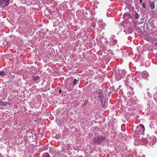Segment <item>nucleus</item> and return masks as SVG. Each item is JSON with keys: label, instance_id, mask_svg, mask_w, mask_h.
<instances>
[{"label": "nucleus", "instance_id": "1", "mask_svg": "<svg viewBox=\"0 0 157 157\" xmlns=\"http://www.w3.org/2000/svg\"><path fill=\"white\" fill-rule=\"evenodd\" d=\"M105 136L101 135H98L93 139V140L94 143H98V144H100V142L105 140Z\"/></svg>", "mask_w": 157, "mask_h": 157}, {"label": "nucleus", "instance_id": "2", "mask_svg": "<svg viewBox=\"0 0 157 157\" xmlns=\"http://www.w3.org/2000/svg\"><path fill=\"white\" fill-rule=\"evenodd\" d=\"M100 94L99 96V97L100 98V101L103 107H104L105 105V101L104 97L103 95V94L101 91L100 90Z\"/></svg>", "mask_w": 157, "mask_h": 157}, {"label": "nucleus", "instance_id": "3", "mask_svg": "<svg viewBox=\"0 0 157 157\" xmlns=\"http://www.w3.org/2000/svg\"><path fill=\"white\" fill-rule=\"evenodd\" d=\"M10 0H0V5L3 6H7L10 4Z\"/></svg>", "mask_w": 157, "mask_h": 157}, {"label": "nucleus", "instance_id": "4", "mask_svg": "<svg viewBox=\"0 0 157 157\" xmlns=\"http://www.w3.org/2000/svg\"><path fill=\"white\" fill-rule=\"evenodd\" d=\"M32 80H33L36 83H38L40 81V78L38 75L33 76L32 78Z\"/></svg>", "mask_w": 157, "mask_h": 157}, {"label": "nucleus", "instance_id": "5", "mask_svg": "<svg viewBox=\"0 0 157 157\" xmlns=\"http://www.w3.org/2000/svg\"><path fill=\"white\" fill-rule=\"evenodd\" d=\"M25 8L24 7H21L19 8L18 13L19 14H23L25 13Z\"/></svg>", "mask_w": 157, "mask_h": 157}, {"label": "nucleus", "instance_id": "6", "mask_svg": "<svg viewBox=\"0 0 157 157\" xmlns=\"http://www.w3.org/2000/svg\"><path fill=\"white\" fill-rule=\"evenodd\" d=\"M130 14L128 13H125L123 16L124 19L125 20H128V18H130Z\"/></svg>", "mask_w": 157, "mask_h": 157}, {"label": "nucleus", "instance_id": "7", "mask_svg": "<svg viewBox=\"0 0 157 157\" xmlns=\"http://www.w3.org/2000/svg\"><path fill=\"white\" fill-rule=\"evenodd\" d=\"M135 15H134L135 18L136 19H138L140 17V15L138 14L136 11H135Z\"/></svg>", "mask_w": 157, "mask_h": 157}, {"label": "nucleus", "instance_id": "8", "mask_svg": "<svg viewBox=\"0 0 157 157\" xmlns=\"http://www.w3.org/2000/svg\"><path fill=\"white\" fill-rule=\"evenodd\" d=\"M78 82V80H77L75 78H74V81L73 82V84L74 85H75L77 84Z\"/></svg>", "mask_w": 157, "mask_h": 157}, {"label": "nucleus", "instance_id": "9", "mask_svg": "<svg viewBox=\"0 0 157 157\" xmlns=\"http://www.w3.org/2000/svg\"><path fill=\"white\" fill-rule=\"evenodd\" d=\"M150 6L152 9H154L155 8V3L153 2H150Z\"/></svg>", "mask_w": 157, "mask_h": 157}, {"label": "nucleus", "instance_id": "10", "mask_svg": "<svg viewBox=\"0 0 157 157\" xmlns=\"http://www.w3.org/2000/svg\"><path fill=\"white\" fill-rule=\"evenodd\" d=\"M140 126L143 128V132H144L145 130V128L144 125L142 124H140Z\"/></svg>", "mask_w": 157, "mask_h": 157}, {"label": "nucleus", "instance_id": "11", "mask_svg": "<svg viewBox=\"0 0 157 157\" xmlns=\"http://www.w3.org/2000/svg\"><path fill=\"white\" fill-rule=\"evenodd\" d=\"M8 104V105H10V103L9 102H6V103H5V102H3L2 103V104L1 105H7V104Z\"/></svg>", "mask_w": 157, "mask_h": 157}, {"label": "nucleus", "instance_id": "12", "mask_svg": "<svg viewBox=\"0 0 157 157\" xmlns=\"http://www.w3.org/2000/svg\"><path fill=\"white\" fill-rule=\"evenodd\" d=\"M0 75L2 76H3L5 75V72L3 71H0Z\"/></svg>", "mask_w": 157, "mask_h": 157}, {"label": "nucleus", "instance_id": "13", "mask_svg": "<svg viewBox=\"0 0 157 157\" xmlns=\"http://www.w3.org/2000/svg\"><path fill=\"white\" fill-rule=\"evenodd\" d=\"M142 6L145 9L146 8V5L145 3H143L142 4Z\"/></svg>", "mask_w": 157, "mask_h": 157}, {"label": "nucleus", "instance_id": "14", "mask_svg": "<svg viewBox=\"0 0 157 157\" xmlns=\"http://www.w3.org/2000/svg\"><path fill=\"white\" fill-rule=\"evenodd\" d=\"M140 0V3H141L142 2L143 0Z\"/></svg>", "mask_w": 157, "mask_h": 157}, {"label": "nucleus", "instance_id": "15", "mask_svg": "<svg viewBox=\"0 0 157 157\" xmlns=\"http://www.w3.org/2000/svg\"><path fill=\"white\" fill-rule=\"evenodd\" d=\"M61 90H59V93H61Z\"/></svg>", "mask_w": 157, "mask_h": 157}, {"label": "nucleus", "instance_id": "16", "mask_svg": "<svg viewBox=\"0 0 157 157\" xmlns=\"http://www.w3.org/2000/svg\"><path fill=\"white\" fill-rule=\"evenodd\" d=\"M155 45L157 46V42L155 44Z\"/></svg>", "mask_w": 157, "mask_h": 157}]
</instances>
